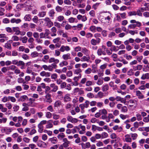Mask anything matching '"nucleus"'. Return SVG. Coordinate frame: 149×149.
<instances>
[{"instance_id":"obj_13","label":"nucleus","mask_w":149,"mask_h":149,"mask_svg":"<svg viewBox=\"0 0 149 149\" xmlns=\"http://www.w3.org/2000/svg\"><path fill=\"white\" fill-rule=\"evenodd\" d=\"M53 120H49L47 121V124L46 126V128L47 129L51 128L53 127V125L52 123Z\"/></svg>"},{"instance_id":"obj_26","label":"nucleus","mask_w":149,"mask_h":149,"mask_svg":"<svg viewBox=\"0 0 149 149\" xmlns=\"http://www.w3.org/2000/svg\"><path fill=\"white\" fill-rule=\"evenodd\" d=\"M128 102L130 104H132V105H130V107H131L133 106L134 105H136L137 104V100H131L129 101Z\"/></svg>"},{"instance_id":"obj_44","label":"nucleus","mask_w":149,"mask_h":149,"mask_svg":"<svg viewBox=\"0 0 149 149\" xmlns=\"http://www.w3.org/2000/svg\"><path fill=\"white\" fill-rule=\"evenodd\" d=\"M110 137L111 139H116V140H118L119 138L117 136L116 134L115 133H112L110 135Z\"/></svg>"},{"instance_id":"obj_28","label":"nucleus","mask_w":149,"mask_h":149,"mask_svg":"<svg viewBox=\"0 0 149 149\" xmlns=\"http://www.w3.org/2000/svg\"><path fill=\"white\" fill-rule=\"evenodd\" d=\"M61 104V102L60 100L56 101L54 103V108H58L60 106Z\"/></svg>"},{"instance_id":"obj_55","label":"nucleus","mask_w":149,"mask_h":149,"mask_svg":"<svg viewBox=\"0 0 149 149\" xmlns=\"http://www.w3.org/2000/svg\"><path fill=\"white\" fill-rule=\"evenodd\" d=\"M0 38H4L5 40H8V37L6 34L3 33L0 34Z\"/></svg>"},{"instance_id":"obj_50","label":"nucleus","mask_w":149,"mask_h":149,"mask_svg":"<svg viewBox=\"0 0 149 149\" xmlns=\"http://www.w3.org/2000/svg\"><path fill=\"white\" fill-rule=\"evenodd\" d=\"M20 40L22 41L23 43H26L28 40V38L26 36H24Z\"/></svg>"},{"instance_id":"obj_33","label":"nucleus","mask_w":149,"mask_h":149,"mask_svg":"<svg viewBox=\"0 0 149 149\" xmlns=\"http://www.w3.org/2000/svg\"><path fill=\"white\" fill-rule=\"evenodd\" d=\"M68 64V62L64 60L60 63L59 66L60 67H63V66H67Z\"/></svg>"},{"instance_id":"obj_61","label":"nucleus","mask_w":149,"mask_h":149,"mask_svg":"<svg viewBox=\"0 0 149 149\" xmlns=\"http://www.w3.org/2000/svg\"><path fill=\"white\" fill-rule=\"evenodd\" d=\"M86 37L87 38H89L93 37V34L91 33L88 32L86 34Z\"/></svg>"},{"instance_id":"obj_4","label":"nucleus","mask_w":149,"mask_h":149,"mask_svg":"<svg viewBox=\"0 0 149 149\" xmlns=\"http://www.w3.org/2000/svg\"><path fill=\"white\" fill-rule=\"evenodd\" d=\"M29 102L27 103L31 107H34L36 105V103L34 102L35 100L32 98H30L29 99Z\"/></svg>"},{"instance_id":"obj_16","label":"nucleus","mask_w":149,"mask_h":149,"mask_svg":"<svg viewBox=\"0 0 149 149\" xmlns=\"http://www.w3.org/2000/svg\"><path fill=\"white\" fill-rule=\"evenodd\" d=\"M81 52L86 56L88 55L90 53V51L87 49L86 47H82Z\"/></svg>"},{"instance_id":"obj_30","label":"nucleus","mask_w":149,"mask_h":149,"mask_svg":"<svg viewBox=\"0 0 149 149\" xmlns=\"http://www.w3.org/2000/svg\"><path fill=\"white\" fill-rule=\"evenodd\" d=\"M103 78L102 77L101 78H99L98 79L96 84L97 85L100 86L102 85L103 84Z\"/></svg>"},{"instance_id":"obj_8","label":"nucleus","mask_w":149,"mask_h":149,"mask_svg":"<svg viewBox=\"0 0 149 149\" xmlns=\"http://www.w3.org/2000/svg\"><path fill=\"white\" fill-rule=\"evenodd\" d=\"M101 41L100 39H97V40L92 39L91 40V43L93 45H95L99 44Z\"/></svg>"},{"instance_id":"obj_1","label":"nucleus","mask_w":149,"mask_h":149,"mask_svg":"<svg viewBox=\"0 0 149 149\" xmlns=\"http://www.w3.org/2000/svg\"><path fill=\"white\" fill-rule=\"evenodd\" d=\"M130 22L132 24L128 25V28L129 29H134L136 27H140L142 25L141 23L140 22L136 21L134 19L131 20Z\"/></svg>"},{"instance_id":"obj_53","label":"nucleus","mask_w":149,"mask_h":149,"mask_svg":"<svg viewBox=\"0 0 149 149\" xmlns=\"http://www.w3.org/2000/svg\"><path fill=\"white\" fill-rule=\"evenodd\" d=\"M128 15L129 16H136V11H130L128 13Z\"/></svg>"},{"instance_id":"obj_45","label":"nucleus","mask_w":149,"mask_h":149,"mask_svg":"<svg viewBox=\"0 0 149 149\" xmlns=\"http://www.w3.org/2000/svg\"><path fill=\"white\" fill-rule=\"evenodd\" d=\"M81 49L82 47L79 46H77L74 48V49L76 52H79L81 51Z\"/></svg>"},{"instance_id":"obj_15","label":"nucleus","mask_w":149,"mask_h":149,"mask_svg":"<svg viewBox=\"0 0 149 149\" xmlns=\"http://www.w3.org/2000/svg\"><path fill=\"white\" fill-rule=\"evenodd\" d=\"M62 58L65 61L71 59V58L70 54L69 53L63 55Z\"/></svg>"},{"instance_id":"obj_52","label":"nucleus","mask_w":149,"mask_h":149,"mask_svg":"<svg viewBox=\"0 0 149 149\" xmlns=\"http://www.w3.org/2000/svg\"><path fill=\"white\" fill-rule=\"evenodd\" d=\"M93 85V83L92 81L88 80L86 81L85 85L86 86H89Z\"/></svg>"},{"instance_id":"obj_12","label":"nucleus","mask_w":149,"mask_h":149,"mask_svg":"<svg viewBox=\"0 0 149 149\" xmlns=\"http://www.w3.org/2000/svg\"><path fill=\"white\" fill-rule=\"evenodd\" d=\"M22 105L23 107L22 110L23 111H26L29 110V106L27 103H23Z\"/></svg>"},{"instance_id":"obj_14","label":"nucleus","mask_w":149,"mask_h":149,"mask_svg":"<svg viewBox=\"0 0 149 149\" xmlns=\"http://www.w3.org/2000/svg\"><path fill=\"white\" fill-rule=\"evenodd\" d=\"M109 86L112 88V90H117L118 89V86L116 85H115L114 84V83L113 81H111L110 82L109 84Z\"/></svg>"},{"instance_id":"obj_54","label":"nucleus","mask_w":149,"mask_h":149,"mask_svg":"<svg viewBox=\"0 0 149 149\" xmlns=\"http://www.w3.org/2000/svg\"><path fill=\"white\" fill-rule=\"evenodd\" d=\"M96 27L94 26H91L89 28L90 30L93 32H95L96 31Z\"/></svg>"},{"instance_id":"obj_20","label":"nucleus","mask_w":149,"mask_h":149,"mask_svg":"<svg viewBox=\"0 0 149 149\" xmlns=\"http://www.w3.org/2000/svg\"><path fill=\"white\" fill-rule=\"evenodd\" d=\"M90 59V57L89 56H84L81 58V61H86L88 62L89 61Z\"/></svg>"},{"instance_id":"obj_21","label":"nucleus","mask_w":149,"mask_h":149,"mask_svg":"<svg viewBox=\"0 0 149 149\" xmlns=\"http://www.w3.org/2000/svg\"><path fill=\"white\" fill-rule=\"evenodd\" d=\"M123 98L119 96H116V100L117 102H120L122 103L125 104V101Z\"/></svg>"},{"instance_id":"obj_63","label":"nucleus","mask_w":149,"mask_h":149,"mask_svg":"<svg viewBox=\"0 0 149 149\" xmlns=\"http://www.w3.org/2000/svg\"><path fill=\"white\" fill-rule=\"evenodd\" d=\"M134 74V72H133V70L132 69H130L127 72V74L129 76L132 75Z\"/></svg>"},{"instance_id":"obj_41","label":"nucleus","mask_w":149,"mask_h":149,"mask_svg":"<svg viewBox=\"0 0 149 149\" xmlns=\"http://www.w3.org/2000/svg\"><path fill=\"white\" fill-rule=\"evenodd\" d=\"M0 109L3 112H5L7 111V109L6 108L4 107L3 105L0 104Z\"/></svg>"},{"instance_id":"obj_37","label":"nucleus","mask_w":149,"mask_h":149,"mask_svg":"<svg viewBox=\"0 0 149 149\" xmlns=\"http://www.w3.org/2000/svg\"><path fill=\"white\" fill-rule=\"evenodd\" d=\"M28 99V97L26 95L21 96L19 98V100L22 102H24Z\"/></svg>"},{"instance_id":"obj_47","label":"nucleus","mask_w":149,"mask_h":149,"mask_svg":"<svg viewBox=\"0 0 149 149\" xmlns=\"http://www.w3.org/2000/svg\"><path fill=\"white\" fill-rule=\"evenodd\" d=\"M82 70L80 68L74 70V74H80Z\"/></svg>"},{"instance_id":"obj_38","label":"nucleus","mask_w":149,"mask_h":149,"mask_svg":"<svg viewBox=\"0 0 149 149\" xmlns=\"http://www.w3.org/2000/svg\"><path fill=\"white\" fill-rule=\"evenodd\" d=\"M99 111L101 115H107V111L105 109H100L99 110Z\"/></svg>"},{"instance_id":"obj_32","label":"nucleus","mask_w":149,"mask_h":149,"mask_svg":"<svg viewBox=\"0 0 149 149\" xmlns=\"http://www.w3.org/2000/svg\"><path fill=\"white\" fill-rule=\"evenodd\" d=\"M63 100L65 102L70 101L71 100V98L70 95L68 94L65 95L64 97Z\"/></svg>"},{"instance_id":"obj_51","label":"nucleus","mask_w":149,"mask_h":149,"mask_svg":"<svg viewBox=\"0 0 149 149\" xmlns=\"http://www.w3.org/2000/svg\"><path fill=\"white\" fill-rule=\"evenodd\" d=\"M124 57L127 60L129 61L132 59V57L130 55H128L127 54H125L124 55Z\"/></svg>"},{"instance_id":"obj_39","label":"nucleus","mask_w":149,"mask_h":149,"mask_svg":"<svg viewBox=\"0 0 149 149\" xmlns=\"http://www.w3.org/2000/svg\"><path fill=\"white\" fill-rule=\"evenodd\" d=\"M65 135L64 133H59L57 136V138L60 140L63 139L65 137Z\"/></svg>"},{"instance_id":"obj_10","label":"nucleus","mask_w":149,"mask_h":149,"mask_svg":"<svg viewBox=\"0 0 149 149\" xmlns=\"http://www.w3.org/2000/svg\"><path fill=\"white\" fill-rule=\"evenodd\" d=\"M3 130L6 134H9L12 132L13 130L11 128L6 127L3 128Z\"/></svg>"},{"instance_id":"obj_57","label":"nucleus","mask_w":149,"mask_h":149,"mask_svg":"<svg viewBox=\"0 0 149 149\" xmlns=\"http://www.w3.org/2000/svg\"><path fill=\"white\" fill-rule=\"evenodd\" d=\"M96 145L97 146L99 147L104 146V144L101 141H98L96 143Z\"/></svg>"},{"instance_id":"obj_19","label":"nucleus","mask_w":149,"mask_h":149,"mask_svg":"<svg viewBox=\"0 0 149 149\" xmlns=\"http://www.w3.org/2000/svg\"><path fill=\"white\" fill-rule=\"evenodd\" d=\"M51 87L53 88L52 90V91L56 92L58 89V87L57 86L55 85L54 84H52L50 85Z\"/></svg>"},{"instance_id":"obj_49","label":"nucleus","mask_w":149,"mask_h":149,"mask_svg":"<svg viewBox=\"0 0 149 149\" xmlns=\"http://www.w3.org/2000/svg\"><path fill=\"white\" fill-rule=\"evenodd\" d=\"M11 39L12 40H10V41H11V42H12V41H18L19 39V37L16 36H13L11 38Z\"/></svg>"},{"instance_id":"obj_34","label":"nucleus","mask_w":149,"mask_h":149,"mask_svg":"<svg viewBox=\"0 0 149 149\" xmlns=\"http://www.w3.org/2000/svg\"><path fill=\"white\" fill-rule=\"evenodd\" d=\"M68 22L70 23H73L74 22H77V20L75 18L71 17L69 18L68 19Z\"/></svg>"},{"instance_id":"obj_43","label":"nucleus","mask_w":149,"mask_h":149,"mask_svg":"<svg viewBox=\"0 0 149 149\" xmlns=\"http://www.w3.org/2000/svg\"><path fill=\"white\" fill-rule=\"evenodd\" d=\"M45 117L48 119H50L52 117V115L49 112H47L45 113Z\"/></svg>"},{"instance_id":"obj_56","label":"nucleus","mask_w":149,"mask_h":149,"mask_svg":"<svg viewBox=\"0 0 149 149\" xmlns=\"http://www.w3.org/2000/svg\"><path fill=\"white\" fill-rule=\"evenodd\" d=\"M118 15H120L121 18L123 19H125L126 18V14L125 13H119Z\"/></svg>"},{"instance_id":"obj_2","label":"nucleus","mask_w":149,"mask_h":149,"mask_svg":"<svg viewBox=\"0 0 149 149\" xmlns=\"http://www.w3.org/2000/svg\"><path fill=\"white\" fill-rule=\"evenodd\" d=\"M111 14L109 13L107 15V16L105 17L103 20L101 21V22L104 24H108L111 20Z\"/></svg>"},{"instance_id":"obj_9","label":"nucleus","mask_w":149,"mask_h":149,"mask_svg":"<svg viewBox=\"0 0 149 149\" xmlns=\"http://www.w3.org/2000/svg\"><path fill=\"white\" fill-rule=\"evenodd\" d=\"M113 129L114 131H117V132H120L123 131V129L121 126H119L118 125H116L112 128Z\"/></svg>"},{"instance_id":"obj_22","label":"nucleus","mask_w":149,"mask_h":149,"mask_svg":"<svg viewBox=\"0 0 149 149\" xmlns=\"http://www.w3.org/2000/svg\"><path fill=\"white\" fill-rule=\"evenodd\" d=\"M49 141L53 144H56L58 142L57 138L56 137H53L52 138H49Z\"/></svg>"},{"instance_id":"obj_58","label":"nucleus","mask_w":149,"mask_h":149,"mask_svg":"<svg viewBox=\"0 0 149 149\" xmlns=\"http://www.w3.org/2000/svg\"><path fill=\"white\" fill-rule=\"evenodd\" d=\"M125 82L127 85H130L132 83V81L130 78H128L125 80Z\"/></svg>"},{"instance_id":"obj_3","label":"nucleus","mask_w":149,"mask_h":149,"mask_svg":"<svg viewBox=\"0 0 149 149\" xmlns=\"http://www.w3.org/2000/svg\"><path fill=\"white\" fill-rule=\"evenodd\" d=\"M66 118L68 121L73 124L77 123L78 121V119L76 118H73L70 115L68 116Z\"/></svg>"},{"instance_id":"obj_42","label":"nucleus","mask_w":149,"mask_h":149,"mask_svg":"<svg viewBox=\"0 0 149 149\" xmlns=\"http://www.w3.org/2000/svg\"><path fill=\"white\" fill-rule=\"evenodd\" d=\"M38 127L39 128L38 130L39 132L42 133L43 130V126L39 123L38 125Z\"/></svg>"},{"instance_id":"obj_59","label":"nucleus","mask_w":149,"mask_h":149,"mask_svg":"<svg viewBox=\"0 0 149 149\" xmlns=\"http://www.w3.org/2000/svg\"><path fill=\"white\" fill-rule=\"evenodd\" d=\"M128 111V109L127 107L124 106L122 107L121 110V111L122 112L125 113Z\"/></svg>"},{"instance_id":"obj_46","label":"nucleus","mask_w":149,"mask_h":149,"mask_svg":"<svg viewBox=\"0 0 149 149\" xmlns=\"http://www.w3.org/2000/svg\"><path fill=\"white\" fill-rule=\"evenodd\" d=\"M101 139H105L108 137V134L105 132H102L101 134Z\"/></svg>"},{"instance_id":"obj_29","label":"nucleus","mask_w":149,"mask_h":149,"mask_svg":"<svg viewBox=\"0 0 149 149\" xmlns=\"http://www.w3.org/2000/svg\"><path fill=\"white\" fill-rule=\"evenodd\" d=\"M141 78L143 80L149 79V73H146L142 74Z\"/></svg>"},{"instance_id":"obj_31","label":"nucleus","mask_w":149,"mask_h":149,"mask_svg":"<svg viewBox=\"0 0 149 149\" xmlns=\"http://www.w3.org/2000/svg\"><path fill=\"white\" fill-rule=\"evenodd\" d=\"M49 59V56L48 55L44 56L42 59V61L45 63H47L48 60Z\"/></svg>"},{"instance_id":"obj_64","label":"nucleus","mask_w":149,"mask_h":149,"mask_svg":"<svg viewBox=\"0 0 149 149\" xmlns=\"http://www.w3.org/2000/svg\"><path fill=\"white\" fill-rule=\"evenodd\" d=\"M103 96L104 93L101 91H99V92H98V93L97 94V97L100 98H102Z\"/></svg>"},{"instance_id":"obj_40","label":"nucleus","mask_w":149,"mask_h":149,"mask_svg":"<svg viewBox=\"0 0 149 149\" xmlns=\"http://www.w3.org/2000/svg\"><path fill=\"white\" fill-rule=\"evenodd\" d=\"M100 3L97 2L94 4L92 6V8L94 10H96L97 8Z\"/></svg>"},{"instance_id":"obj_23","label":"nucleus","mask_w":149,"mask_h":149,"mask_svg":"<svg viewBox=\"0 0 149 149\" xmlns=\"http://www.w3.org/2000/svg\"><path fill=\"white\" fill-rule=\"evenodd\" d=\"M97 53L99 56H100L102 54L104 55L106 54L105 52H103L102 49L101 48H99L97 50Z\"/></svg>"},{"instance_id":"obj_5","label":"nucleus","mask_w":149,"mask_h":149,"mask_svg":"<svg viewBox=\"0 0 149 149\" xmlns=\"http://www.w3.org/2000/svg\"><path fill=\"white\" fill-rule=\"evenodd\" d=\"M70 50V47L68 46H65L64 45H62L61 46L60 49V51L63 52L65 51L68 52Z\"/></svg>"},{"instance_id":"obj_17","label":"nucleus","mask_w":149,"mask_h":149,"mask_svg":"<svg viewBox=\"0 0 149 149\" xmlns=\"http://www.w3.org/2000/svg\"><path fill=\"white\" fill-rule=\"evenodd\" d=\"M136 95L138 97L139 99H142L144 98V95L142 93L139 91H136Z\"/></svg>"},{"instance_id":"obj_27","label":"nucleus","mask_w":149,"mask_h":149,"mask_svg":"<svg viewBox=\"0 0 149 149\" xmlns=\"http://www.w3.org/2000/svg\"><path fill=\"white\" fill-rule=\"evenodd\" d=\"M24 19L26 21H30L31 20V15L30 14L26 15L24 17Z\"/></svg>"},{"instance_id":"obj_35","label":"nucleus","mask_w":149,"mask_h":149,"mask_svg":"<svg viewBox=\"0 0 149 149\" xmlns=\"http://www.w3.org/2000/svg\"><path fill=\"white\" fill-rule=\"evenodd\" d=\"M125 141L126 142H132V139L130 137L129 134H127L125 136Z\"/></svg>"},{"instance_id":"obj_62","label":"nucleus","mask_w":149,"mask_h":149,"mask_svg":"<svg viewBox=\"0 0 149 149\" xmlns=\"http://www.w3.org/2000/svg\"><path fill=\"white\" fill-rule=\"evenodd\" d=\"M8 68H9V69H10L12 71H14L17 67L15 66L12 65L8 67Z\"/></svg>"},{"instance_id":"obj_6","label":"nucleus","mask_w":149,"mask_h":149,"mask_svg":"<svg viewBox=\"0 0 149 149\" xmlns=\"http://www.w3.org/2000/svg\"><path fill=\"white\" fill-rule=\"evenodd\" d=\"M37 145L38 147L43 148H45L47 146V145L45 143L41 140H39L37 142Z\"/></svg>"},{"instance_id":"obj_36","label":"nucleus","mask_w":149,"mask_h":149,"mask_svg":"<svg viewBox=\"0 0 149 149\" xmlns=\"http://www.w3.org/2000/svg\"><path fill=\"white\" fill-rule=\"evenodd\" d=\"M39 55V54L36 51L34 52H32L31 54V56L32 58H35L38 57Z\"/></svg>"},{"instance_id":"obj_48","label":"nucleus","mask_w":149,"mask_h":149,"mask_svg":"<svg viewBox=\"0 0 149 149\" xmlns=\"http://www.w3.org/2000/svg\"><path fill=\"white\" fill-rule=\"evenodd\" d=\"M64 19V17L63 16L60 15L56 18V20L58 22H61Z\"/></svg>"},{"instance_id":"obj_60","label":"nucleus","mask_w":149,"mask_h":149,"mask_svg":"<svg viewBox=\"0 0 149 149\" xmlns=\"http://www.w3.org/2000/svg\"><path fill=\"white\" fill-rule=\"evenodd\" d=\"M4 46L5 48L8 49H11V45L8 43H6L5 44Z\"/></svg>"},{"instance_id":"obj_25","label":"nucleus","mask_w":149,"mask_h":149,"mask_svg":"<svg viewBox=\"0 0 149 149\" xmlns=\"http://www.w3.org/2000/svg\"><path fill=\"white\" fill-rule=\"evenodd\" d=\"M23 120V118L19 117V120H18L17 123H15V126L16 127H19L21 126V123Z\"/></svg>"},{"instance_id":"obj_11","label":"nucleus","mask_w":149,"mask_h":149,"mask_svg":"<svg viewBox=\"0 0 149 149\" xmlns=\"http://www.w3.org/2000/svg\"><path fill=\"white\" fill-rule=\"evenodd\" d=\"M77 18L78 20H81L83 22L86 21L87 20V18L85 15L82 16L80 15H79L77 16Z\"/></svg>"},{"instance_id":"obj_24","label":"nucleus","mask_w":149,"mask_h":149,"mask_svg":"<svg viewBox=\"0 0 149 149\" xmlns=\"http://www.w3.org/2000/svg\"><path fill=\"white\" fill-rule=\"evenodd\" d=\"M21 22V20L19 19H16L13 18L10 20V22L12 23H15L16 24H18Z\"/></svg>"},{"instance_id":"obj_7","label":"nucleus","mask_w":149,"mask_h":149,"mask_svg":"<svg viewBox=\"0 0 149 149\" xmlns=\"http://www.w3.org/2000/svg\"><path fill=\"white\" fill-rule=\"evenodd\" d=\"M44 101L49 103H51L52 102V99L51 98V95L50 94H47L46 95Z\"/></svg>"},{"instance_id":"obj_18","label":"nucleus","mask_w":149,"mask_h":149,"mask_svg":"<svg viewBox=\"0 0 149 149\" xmlns=\"http://www.w3.org/2000/svg\"><path fill=\"white\" fill-rule=\"evenodd\" d=\"M109 87L107 84H105L102 86V90L103 92H106L109 90Z\"/></svg>"}]
</instances>
